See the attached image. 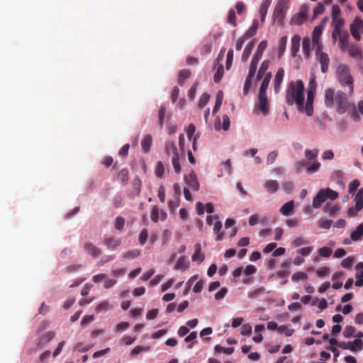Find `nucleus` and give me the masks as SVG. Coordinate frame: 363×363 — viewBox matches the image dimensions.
<instances>
[{"label":"nucleus","instance_id":"nucleus-1","mask_svg":"<svg viewBox=\"0 0 363 363\" xmlns=\"http://www.w3.org/2000/svg\"><path fill=\"white\" fill-rule=\"evenodd\" d=\"M307 97L304 103V84L302 80L298 79L295 82L289 83L286 93V100L289 105L296 104L300 112L305 111L306 113H313V103L316 94V82L315 76L310 78L307 89Z\"/></svg>","mask_w":363,"mask_h":363},{"label":"nucleus","instance_id":"nucleus-2","mask_svg":"<svg viewBox=\"0 0 363 363\" xmlns=\"http://www.w3.org/2000/svg\"><path fill=\"white\" fill-rule=\"evenodd\" d=\"M324 103L326 107L336 106L338 111L345 112L349 106L346 94L342 91H335L332 88H328L324 93Z\"/></svg>","mask_w":363,"mask_h":363},{"label":"nucleus","instance_id":"nucleus-3","mask_svg":"<svg viewBox=\"0 0 363 363\" xmlns=\"http://www.w3.org/2000/svg\"><path fill=\"white\" fill-rule=\"evenodd\" d=\"M337 76L342 86H348L349 94L352 95L354 91L353 78L349 67L345 65H339L337 69Z\"/></svg>","mask_w":363,"mask_h":363},{"label":"nucleus","instance_id":"nucleus-4","mask_svg":"<svg viewBox=\"0 0 363 363\" xmlns=\"http://www.w3.org/2000/svg\"><path fill=\"white\" fill-rule=\"evenodd\" d=\"M289 0H279L273 13L274 21L281 23L285 17V14L289 9L288 4Z\"/></svg>","mask_w":363,"mask_h":363},{"label":"nucleus","instance_id":"nucleus-5","mask_svg":"<svg viewBox=\"0 0 363 363\" xmlns=\"http://www.w3.org/2000/svg\"><path fill=\"white\" fill-rule=\"evenodd\" d=\"M339 347L344 350H350L352 352L361 351L363 349V342L360 339H355L352 342H341Z\"/></svg>","mask_w":363,"mask_h":363},{"label":"nucleus","instance_id":"nucleus-6","mask_svg":"<svg viewBox=\"0 0 363 363\" xmlns=\"http://www.w3.org/2000/svg\"><path fill=\"white\" fill-rule=\"evenodd\" d=\"M230 123V119L227 115H222V117L216 116L213 121L214 128L216 130H220L221 128L228 130Z\"/></svg>","mask_w":363,"mask_h":363},{"label":"nucleus","instance_id":"nucleus-7","mask_svg":"<svg viewBox=\"0 0 363 363\" xmlns=\"http://www.w3.org/2000/svg\"><path fill=\"white\" fill-rule=\"evenodd\" d=\"M85 252L93 258H97L101 255V250L91 242H86L84 244Z\"/></svg>","mask_w":363,"mask_h":363},{"label":"nucleus","instance_id":"nucleus-8","mask_svg":"<svg viewBox=\"0 0 363 363\" xmlns=\"http://www.w3.org/2000/svg\"><path fill=\"white\" fill-rule=\"evenodd\" d=\"M323 26H317L315 27L312 33V42L313 45L317 46V52H320L321 50V45L319 42V39L322 35Z\"/></svg>","mask_w":363,"mask_h":363},{"label":"nucleus","instance_id":"nucleus-9","mask_svg":"<svg viewBox=\"0 0 363 363\" xmlns=\"http://www.w3.org/2000/svg\"><path fill=\"white\" fill-rule=\"evenodd\" d=\"M184 181L194 191L199 189V183L194 171H191L188 175L184 177Z\"/></svg>","mask_w":363,"mask_h":363},{"label":"nucleus","instance_id":"nucleus-10","mask_svg":"<svg viewBox=\"0 0 363 363\" xmlns=\"http://www.w3.org/2000/svg\"><path fill=\"white\" fill-rule=\"evenodd\" d=\"M363 28V20L356 18L353 23L350 25V32L353 38L359 41L360 40V35L359 28Z\"/></svg>","mask_w":363,"mask_h":363},{"label":"nucleus","instance_id":"nucleus-11","mask_svg":"<svg viewBox=\"0 0 363 363\" xmlns=\"http://www.w3.org/2000/svg\"><path fill=\"white\" fill-rule=\"evenodd\" d=\"M325 190L320 189L316 194V196L313 198L312 207L314 208H318L321 206V205L326 201Z\"/></svg>","mask_w":363,"mask_h":363},{"label":"nucleus","instance_id":"nucleus-12","mask_svg":"<svg viewBox=\"0 0 363 363\" xmlns=\"http://www.w3.org/2000/svg\"><path fill=\"white\" fill-rule=\"evenodd\" d=\"M308 10V5L303 4L301 7L299 13L297 14V17L294 18L293 21H295V23L297 24L301 23L305 19H306Z\"/></svg>","mask_w":363,"mask_h":363},{"label":"nucleus","instance_id":"nucleus-13","mask_svg":"<svg viewBox=\"0 0 363 363\" xmlns=\"http://www.w3.org/2000/svg\"><path fill=\"white\" fill-rule=\"evenodd\" d=\"M204 255L201 252V245L197 242L194 245V252L192 255V261L201 263L204 260Z\"/></svg>","mask_w":363,"mask_h":363},{"label":"nucleus","instance_id":"nucleus-14","mask_svg":"<svg viewBox=\"0 0 363 363\" xmlns=\"http://www.w3.org/2000/svg\"><path fill=\"white\" fill-rule=\"evenodd\" d=\"M319 62L321 67V71L323 73H326L328 71L330 58L327 53L320 52L319 55Z\"/></svg>","mask_w":363,"mask_h":363},{"label":"nucleus","instance_id":"nucleus-15","mask_svg":"<svg viewBox=\"0 0 363 363\" xmlns=\"http://www.w3.org/2000/svg\"><path fill=\"white\" fill-rule=\"evenodd\" d=\"M284 75V69L282 67L279 68L276 73L274 81V91L276 92L279 91L280 85L283 81Z\"/></svg>","mask_w":363,"mask_h":363},{"label":"nucleus","instance_id":"nucleus-16","mask_svg":"<svg viewBox=\"0 0 363 363\" xmlns=\"http://www.w3.org/2000/svg\"><path fill=\"white\" fill-rule=\"evenodd\" d=\"M356 269L357 272H356L355 277L357 279L354 284L356 286H363V262H359L356 265Z\"/></svg>","mask_w":363,"mask_h":363},{"label":"nucleus","instance_id":"nucleus-17","mask_svg":"<svg viewBox=\"0 0 363 363\" xmlns=\"http://www.w3.org/2000/svg\"><path fill=\"white\" fill-rule=\"evenodd\" d=\"M104 244L108 249L115 250L121 244V240L113 237L106 238Z\"/></svg>","mask_w":363,"mask_h":363},{"label":"nucleus","instance_id":"nucleus-18","mask_svg":"<svg viewBox=\"0 0 363 363\" xmlns=\"http://www.w3.org/2000/svg\"><path fill=\"white\" fill-rule=\"evenodd\" d=\"M301 37L298 35H295L291 38V53L293 57H295L299 50Z\"/></svg>","mask_w":363,"mask_h":363},{"label":"nucleus","instance_id":"nucleus-19","mask_svg":"<svg viewBox=\"0 0 363 363\" xmlns=\"http://www.w3.org/2000/svg\"><path fill=\"white\" fill-rule=\"evenodd\" d=\"M272 78V73L267 72L264 77V79L261 84L259 94H266L267 89L269 86V84Z\"/></svg>","mask_w":363,"mask_h":363},{"label":"nucleus","instance_id":"nucleus-20","mask_svg":"<svg viewBox=\"0 0 363 363\" xmlns=\"http://www.w3.org/2000/svg\"><path fill=\"white\" fill-rule=\"evenodd\" d=\"M269 61L268 60L262 62L256 77L257 80H260L262 77H264L267 74L266 72L269 68Z\"/></svg>","mask_w":363,"mask_h":363},{"label":"nucleus","instance_id":"nucleus-21","mask_svg":"<svg viewBox=\"0 0 363 363\" xmlns=\"http://www.w3.org/2000/svg\"><path fill=\"white\" fill-rule=\"evenodd\" d=\"M272 1V0H263L262 3L261 4L259 13H260V16H261V20L262 22L264 21L268 9H269V6L271 5Z\"/></svg>","mask_w":363,"mask_h":363},{"label":"nucleus","instance_id":"nucleus-22","mask_svg":"<svg viewBox=\"0 0 363 363\" xmlns=\"http://www.w3.org/2000/svg\"><path fill=\"white\" fill-rule=\"evenodd\" d=\"M264 187L269 193L273 194L278 190L279 183L276 180H268L264 184Z\"/></svg>","mask_w":363,"mask_h":363},{"label":"nucleus","instance_id":"nucleus-23","mask_svg":"<svg viewBox=\"0 0 363 363\" xmlns=\"http://www.w3.org/2000/svg\"><path fill=\"white\" fill-rule=\"evenodd\" d=\"M259 109L263 113L268 111V101L266 94H259Z\"/></svg>","mask_w":363,"mask_h":363},{"label":"nucleus","instance_id":"nucleus-24","mask_svg":"<svg viewBox=\"0 0 363 363\" xmlns=\"http://www.w3.org/2000/svg\"><path fill=\"white\" fill-rule=\"evenodd\" d=\"M294 201H290L286 203H284L280 208V212L284 216L290 215L294 209Z\"/></svg>","mask_w":363,"mask_h":363},{"label":"nucleus","instance_id":"nucleus-25","mask_svg":"<svg viewBox=\"0 0 363 363\" xmlns=\"http://www.w3.org/2000/svg\"><path fill=\"white\" fill-rule=\"evenodd\" d=\"M287 43V37L286 35L281 37L279 41L278 58H281L286 50Z\"/></svg>","mask_w":363,"mask_h":363},{"label":"nucleus","instance_id":"nucleus-26","mask_svg":"<svg viewBox=\"0 0 363 363\" xmlns=\"http://www.w3.org/2000/svg\"><path fill=\"white\" fill-rule=\"evenodd\" d=\"M267 46V40L261 41L259 43V44L258 45L256 53L253 57H255L256 60H260Z\"/></svg>","mask_w":363,"mask_h":363},{"label":"nucleus","instance_id":"nucleus-27","mask_svg":"<svg viewBox=\"0 0 363 363\" xmlns=\"http://www.w3.org/2000/svg\"><path fill=\"white\" fill-rule=\"evenodd\" d=\"M325 213H329L330 216H335L338 213L340 207L337 205L326 204L323 208Z\"/></svg>","mask_w":363,"mask_h":363},{"label":"nucleus","instance_id":"nucleus-28","mask_svg":"<svg viewBox=\"0 0 363 363\" xmlns=\"http://www.w3.org/2000/svg\"><path fill=\"white\" fill-rule=\"evenodd\" d=\"M254 45H255V43L253 40L250 43L247 45V46L245 48L244 51L242 55V62H246L248 60L250 55H251L252 50L254 48Z\"/></svg>","mask_w":363,"mask_h":363},{"label":"nucleus","instance_id":"nucleus-29","mask_svg":"<svg viewBox=\"0 0 363 363\" xmlns=\"http://www.w3.org/2000/svg\"><path fill=\"white\" fill-rule=\"evenodd\" d=\"M355 206L357 209L363 208V188L359 189L354 197Z\"/></svg>","mask_w":363,"mask_h":363},{"label":"nucleus","instance_id":"nucleus-30","mask_svg":"<svg viewBox=\"0 0 363 363\" xmlns=\"http://www.w3.org/2000/svg\"><path fill=\"white\" fill-rule=\"evenodd\" d=\"M191 76V72L189 69H182L179 73L178 83L183 86L185 80Z\"/></svg>","mask_w":363,"mask_h":363},{"label":"nucleus","instance_id":"nucleus-31","mask_svg":"<svg viewBox=\"0 0 363 363\" xmlns=\"http://www.w3.org/2000/svg\"><path fill=\"white\" fill-rule=\"evenodd\" d=\"M152 145V137L150 135H146L142 140L141 145L144 152H147L150 150Z\"/></svg>","mask_w":363,"mask_h":363},{"label":"nucleus","instance_id":"nucleus-32","mask_svg":"<svg viewBox=\"0 0 363 363\" xmlns=\"http://www.w3.org/2000/svg\"><path fill=\"white\" fill-rule=\"evenodd\" d=\"M221 228H222V223L220 221H216L214 223L213 232L215 234L217 235V237H216L217 241H220L223 239V232L220 233Z\"/></svg>","mask_w":363,"mask_h":363},{"label":"nucleus","instance_id":"nucleus-33","mask_svg":"<svg viewBox=\"0 0 363 363\" xmlns=\"http://www.w3.org/2000/svg\"><path fill=\"white\" fill-rule=\"evenodd\" d=\"M166 152L168 155L172 154L174 155H179L177 148L174 142H169L165 146Z\"/></svg>","mask_w":363,"mask_h":363},{"label":"nucleus","instance_id":"nucleus-34","mask_svg":"<svg viewBox=\"0 0 363 363\" xmlns=\"http://www.w3.org/2000/svg\"><path fill=\"white\" fill-rule=\"evenodd\" d=\"M319 153V150L318 149L308 150L306 149L304 152L305 157L308 160H313L315 159Z\"/></svg>","mask_w":363,"mask_h":363},{"label":"nucleus","instance_id":"nucleus-35","mask_svg":"<svg viewBox=\"0 0 363 363\" xmlns=\"http://www.w3.org/2000/svg\"><path fill=\"white\" fill-rule=\"evenodd\" d=\"M189 267V264L186 262L184 257H181L177 260L174 269L185 270Z\"/></svg>","mask_w":363,"mask_h":363},{"label":"nucleus","instance_id":"nucleus-36","mask_svg":"<svg viewBox=\"0 0 363 363\" xmlns=\"http://www.w3.org/2000/svg\"><path fill=\"white\" fill-rule=\"evenodd\" d=\"M118 179L123 184H126L128 181V170L127 169H121L118 174Z\"/></svg>","mask_w":363,"mask_h":363},{"label":"nucleus","instance_id":"nucleus-37","mask_svg":"<svg viewBox=\"0 0 363 363\" xmlns=\"http://www.w3.org/2000/svg\"><path fill=\"white\" fill-rule=\"evenodd\" d=\"M362 236V227H361V225L359 224L356 228L355 230L352 232L350 238H351V240L353 241H358L361 239Z\"/></svg>","mask_w":363,"mask_h":363},{"label":"nucleus","instance_id":"nucleus-38","mask_svg":"<svg viewBox=\"0 0 363 363\" xmlns=\"http://www.w3.org/2000/svg\"><path fill=\"white\" fill-rule=\"evenodd\" d=\"M349 38L350 35L347 31L344 32L342 35L339 38V43L342 49L347 47Z\"/></svg>","mask_w":363,"mask_h":363},{"label":"nucleus","instance_id":"nucleus-39","mask_svg":"<svg viewBox=\"0 0 363 363\" xmlns=\"http://www.w3.org/2000/svg\"><path fill=\"white\" fill-rule=\"evenodd\" d=\"M172 163L174 169V172L177 174L180 173L182 170V167L179 163V155H174L172 158Z\"/></svg>","mask_w":363,"mask_h":363},{"label":"nucleus","instance_id":"nucleus-40","mask_svg":"<svg viewBox=\"0 0 363 363\" xmlns=\"http://www.w3.org/2000/svg\"><path fill=\"white\" fill-rule=\"evenodd\" d=\"M140 255V251L138 249H135V250H129V251L126 252L123 255V258L125 259H134V258L138 257Z\"/></svg>","mask_w":363,"mask_h":363},{"label":"nucleus","instance_id":"nucleus-41","mask_svg":"<svg viewBox=\"0 0 363 363\" xmlns=\"http://www.w3.org/2000/svg\"><path fill=\"white\" fill-rule=\"evenodd\" d=\"M325 191L326 199L335 200L338 198V193L330 188L323 189Z\"/></svg>","mask_w":363,"mask_h":363},{"label":"nucleus","instance_id":"nucleus-42","mask_svg":"<svg viewBox=\"0 0 363 363\" xmlns=\"http://www.w3.org/2000/svg\"><path fill=\"white\" fill-rule=\"evenodd\" d=\"M223 67L222 65H220L213 76V80L216 83L220 82L223 76Z\"/></svg>","mask_w":363,"mask_h":363},{"label":"nucleus","instance_id":"nucleus-43","mask_svg":"<svg viewBox=\"0 0 363 363\" xmlns=\"http://www.w3.org/2000/svg\"><path fill=\"white\" fill-rule=\"evenodd\" d=\"M227 21L228 23L231 24L233 27L237 26V22H236V16L235 11L233 9H230L228 14V19Z\"/></svg>","mask_w":363,"mask_h":363},{"label":"nucleus","instance_id":"nucleus-44","mask_svg":"<svg viewBox=\"0 0 363 363\" xmlns=\"http://www.w3.org/2000/svg\"><path fill=\"white\" fill-rule=\"evenodd\" d=\"M320 164L318 162H315L312 164L308 163L306 164V169L310 173H314L318 171Z\"/></svg>","mask_w":363,"mask_h":363},{"label":"nucleus","instance_id":"nucleus-45","mask_svg":"<svg viewBox=\"0 0 363 363\" xmlns=\"http://www.w3.org/2000/svg\"><path fill=\"white\" fill-rule=\"evenodd\" d=\"M311 40L309 38H305L302 42V48L304 54L306 56L309 55L310 52Z\"/></svg>","mask_w":363,"mask_h":363},{"label":"nucleus","instance_id":"nucleus-46","mask_svg":"<svg viewBox=\"0 0 363 363\" xmlns=\"http://www.w3.org/2000/svg\"><path fill=\"white\" fill-rule=\"evenodd\" d=\"M349 53L352 57H360L362 56L361 50L356 45H352L350 48Z\"/></svg>","mask_w":363,"mask_h":363},{"label":"nucleus","instance_id":"nucleus-47","mask_svg":"<svg viewBox=\"0 0 363 363\" xmlns=\"http://www.w3.org/2000/svg\"><path fill=\"white\" fill-rule=\"evenodd\" d=\"M345 21L342 18H333L332 26L333 28L342 29L344 26Z\"/></svg>","mask_w":363,"mask_h":363},{"label":"nucleus","instance_id":"nucleus-48","mask_svg":"<svg viewBox=\"0 0 363 363\" xmlns=\"http://www.w3.org/2000/svg\"><path fill=\"white\" fill-rule=\"evenodd\" d=\"M308 278L307 274L303 272H298L292 275V280L294 281H298L300 280H305Z\"/></svg>","mask_w":363,"mask_h":363},{"label":"nucleus","instance_id":"nucleus-49","mask_svg":"<svg viewBox=\"0 0 363 363\" xmlns=\"http://www.w3.org/2000/svg\"><path fill=\"white\" fill-rule=\"evenodd\" d=\"M164 172V167L162 162H158L155 167V174L157 177H162Z\"/></svg>","mask_w":363,"mask_h":363},{"label":"nucleus","instance_id":"nucleus-50","mask_svg":"<svg viewBox=\"0 0 363 363\" xmlns=\"http://www.w3.org/2000/svg\"><path fill=\"white\" fill-rule=\"evenodd\" d=\"M233 50L230 49L227 53L225 67L227 69H229L232 65L233 60Z\"/></svg>","mask_w":363,"mask_h":363},{"label":"nucleus","instance_id":"nucleus-51","mask_svg":"<svg viewBox=\"0 0 363 363\" xmlns=\"http://www.w3.org/2000/svg\"><path fill=\"white\" fill-rule=\"evenodd\" d=\"M278 332L280 333H284L286 336L289 337V336H291L292 334L294 333V330L289 328L286 325H281V326H279Z\"/></svg>","mask_w":363,"mask_h":363},{"label":"nucleus","instance_id":"nucleus-52","mask_svg":"<svg viewBox=\"0 0 363 363\" xmlns=\"http://www.w3.org/2000/svg\"><path fill=\"white\" fill-rule=\"evenodd\" d=\"M133 187L135 191L136 195L138 196L141 189V181L138 177H135L133 181Z\"/></svg>","mask_w":363,"mask_h":363},{"label":"nucleus","instance_id":"nucleus-53","mask_svg":"<svg viewBox=\"0 0 363 363\" xmlns=\"http://www.w3.org/2000/svg\"><path fill=\"white\" fill-rule=\"evenodd\" d=\"M125 225V219L121 216H118L116 218L115 220V228L118 230H122Z\"/></svg>","mask_w":363,"mask_h":363},{"label":"nucleus","instance_id":"nucleus-54","mask_svg":"<svg viewBox=\"0 0 363 363\" xmlns=\"http://www.w3.org/2000/svg\"><path fill=\"white\" fill-rule=\"evenodd\" d=\"M209 99H210L209 94H208L206 93H204L203 94H202L199 99V106L200 108L204 107L208 102Z\"/></svg>","mask_w":363,"mask_h":363},{"label":"nucleus","instance_id":"nucleus-55","mask_svg":"<svg viewBox=\"0 0 363 363\" xmlns=\"http://www.w3.org/2000/svg\"><path fill=\"white\" fill-rule=\"evenodd\" d=\"M355 332V328L353 326L347 325L345 328L343 335L345 337H352Z\"/></svg>","mask_w":363,"mask_h":363},{"label":"nucleus","instance_id":"nucleus-56","mask_svg":"<svg viewBox=\"0 0 363 363\" xmlns=\"http://www.w3.org/2000/svg\"><path fill=\"white\" fill-rule=\"evenodd\" d=\"M150 350V347L136 346L135 348L132 350L131 354L136 355L142 352H148Z\"/></svg>","mask_w":363,"mask_h":363},{"label":"nucleus","instance_id":"nucleus-57","mask_svg":"<svg viewBox=\"0 0 363 363\" xmlns=\"http://www.w3.org/2000/svg\"><path fill=\"white\" fill-rule=\"evenodd\" d=\"M324 11L325 6L321 3H318L317 6L313 9V18H316L317 16L323 13Z\"/></svg>","mask_w":363,"mask_h":363},{"label":"nucleus","instance_id":"nucleus-58","mask_svg":"<svg viewBox=\"0 0 363 363\" xmlns=\"http://www.w3.org/2000/svg\"><path fill=\"white\" fill-rule=\"evenodd\" d=\"M354 262V259L352 257H347L342 261L341 266L344 268H350Z\"/></svg>","mask_w":363,"mask_h":363},{"label":"nucleus","instance_id":"nucleus-59","mask_svg":"<svg viewBox=\"0 0 363 363\" xmlns=\"http://www.w3.org/2000/svg\"><path fill=\"white\" fill-rule=\"evenodd\" d=\"M360 182L358 179H354L349 184V193L353 194L359 187Z\"/></svg>","mask_w":363,"mask_h":363},{"label":"nucleus","instance_id":"nucleus-60","mask_svg":"<svg viewBox=\"0 0 363 363\" xmlns=\"http://www.w3.org/2000/svg\"><path fill=\"white\" fill-rule=\"evenodd\" d=\"M330 269L328 267H322L316 270V274L320 277H324L329 274Z\"/></svg>","mask_w":363,"mask_h":363},{"label":"nucleus","instance_id":"nucleus-61","mask_svg":"<svg viewBox=\"0 0 363 363\" xmlns=\"http://www.w3.org/2000/svg\"><path fill=\"white\" fill-rule=\"evenodd\" d=\"M313 250L312 247H305L297 250V253L304 257L308 256Z\"/></svg>","mask_w":363,"mask_h":363},{"label":"nucleus","instance_id":"nucleus-62","mask_svg":"<svg viewBox=\"0 0 363 363\" xmlns=\"http://www.w3.org/2000/svg\"><path fill=\"white\" fill-rule=\"evenodd\" d=\"M331 250L329 247H323L318 250V253L321 257H328L331 255Z\"/></svg>","mask_w":363,"mask_h":363},{"label":"nucleus","instance_id":"nucleus-63","mask_svg":"<svg viewBox=\"0 0 363 363\" xmlns=\"http://www.w3.org/2000/svg\"><path fill=\"white\" fill-rule=\"evenodd\" d=\"M308 242L303 237H298L296 239H294L292 242L294 247H299L303 245L307 244Z\"/></svg>","mask_w":363,"mask_h":363},{"label":"nucleus","instance_id":"nucleus-64","mask_svg":"<svg viewBox=\"0 0 363 363\" xmlns=\"http://www.w3.org/2000/svg\"><path fill=\"white\" fill-rule=\"evenodd\" d=\"M262 220H260V218H259V216L257 214L252 215L249 218V225L250 226H254V225H255L256 224H257L258 223H259Z\"/></svg>","mask_w":363,"mask_h":363}]
</instances>
